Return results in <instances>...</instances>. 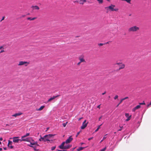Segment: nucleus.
<instances>
[{"instance_id": "f257e3e1", "label": "nucleus", "mask_w": 151, "mask_h": 151, "mask_svg": "<svg viewBox=\"0 0 151 151\" xmlns=\"http://www.w3.org/2000/svg\"><path fill=\"white\" fill-rule=\"evenodd\" d=\"M65 144L64 142H63L61 144L58 146L59 147L62 149H69L72 147V145H64Z\"/></svg>"}, {"instance_id": "f03ea898", "label": "nucleus", "mask_w": 151, "mask_h": 151, "mask_svg": "<svg viewBox=\"0 0 151 151\" xmlns=\"http://www.w3.org/2000/svg\"><path fill=\"white\" fill-rule=\"evenodd\" d=\"M29 64V62L27 61H19L18 64V66L24 65L25 66H27Z\"/></svg>"}, {"instance_id": "7ed1b4c3", "label": "nucleus", "mask_w": 151, "mask_h": 151, "mask_svg": "<svg viewBox=\"0 0 151 151\" xmlns=\"http://www.w3.org/2000/svg\"><path fill=\"white\" fill-rule=\"evenodd\" d=\"M139 29V27H137L136 26H134L130 28L129 29L128 31L129 32H136Z\"/></svg>"}, {"instance_id": "20e7f679", "label": "nucleus", "mask_w": 151, "mask_h": 151, "mask_svg": "<svg viewBox=\"0 0 151 151\" xmlns=\"http://www.w3.org/2000/svg\"><path fill=\"white\" fill-rule=\"evenodd\" d=\"M39 141H43L46 142V141H50V140L48 138V137H47V135H45L43 137H42L41 136L40 138L39 139Z\"/></svg>"}, {"instance_id": "39448f33", "label": "nucleus", "mask_w": 151, "mask_h": 151, "mask_svg": "<svg viewBox=\"0 0 151 151\" xmlns=\"http://www.w3.org/2000/svg\"><path fill=\"white\" fill-rule=\"evenodd\" d=\"M86 120H85L83 122L82 126H81V129H84L87 126L88 122H86Z\"/></svg>"}, {"instance_id": "423d86ee", "label": "nucleus", "mask_w": 151, "mask_h": 151, "mask_svg": "<svg viewBox=\"0 0 151 151\" xmlns=\"http://www.w3.org/2000/svg\"><path fill=\"white\" fill-rule=\"evenodd\" d=\"M115 6L111 5V6H109L108 7L106 8L108 9H109L111 11H116L118 10V9H114V7Z\"/></svg>"}, {"instance_id": "0eeeda50", "label": "nucleus", "mask_w": 151, "mask_h": 151, "mask_svg": "<svg viewBox=\"0 0 151 151\" xmlns=\"http://www.w3.org/2000/svg\"><path fill=\"white\" fill-rule=\"evenodd\" d=\"M116 64L119 65V70L124 68L125 67V65L121 63H116Z\"/></svg>"}, {"instance_id": "6e6552de", "label": "nucleus", "mask_w": 151, "mask_h": 151, "mask_svg": "<svg viewBox=\"0 0 151 151\" xmlns=\"http://www.w3.org/2000/svg\"><path fill=\"white\" fill-rule=\"evenodd\" d=\"M73 139V138H72V136H70L67 140H66L65 142H65V143H69L71 142Z\"/></svg>"}, {"instance_id": "1a4fd4ad", "label": "nucleus", "mask_w": 151, "mask_h": 151, "mask_svg": "<svg viewBox=\"0 0 151 151\" xmlns=\"http://www.w3.org/2000/svg\"><path fill=\"white\" fill-rule=\"evenodd\" d=\"M19 138L18 137H14L13 138V142L15 143H18L19 142V141L21 140V139H18Z\"/></svg>"}, {"instance_id": "9d476101", "label": "nucleus", "mask_w": 151, "mask_h": 151, "mask_svg": "<svg viewBox=\"0 0 151 151\" xmlns=\"http://www.w3.org/2000/svg\"><path fill=\"white\" fill-rule=\"evenodd\" d=\"M86 2V0H77V2L80 4L83 5Z\"/></svg>"}, {"instance_id": "9b49d317", "label": "nucleus", "mask_w": 151, "mask_h": 151, "mask_svg": "<svg viewBox=\"0 0 151 151\" xmlns=\"http://www.w3.org/2000/svg\"><path fill=\"white\" fill-rule=\"evenodd\" d=\"M12 142L10 141H8V146L11 149H12L13 148V146L12 145Z\"/></svg>"}, {"instance_id": "f8f14e48", "label": "nucleus", "mask_w": 151, "mask_h": 151, "mask_svg": "<svg viewBox=\"0 0 151 151\" xmlns=\"http://www.w3.org/2000/svg\"><path fill=\"white\" fill-rule=\"evenodd\" d=\"M59 96V95H57V96H53L52 97H51V98H50V99H49L47 101V102H50L52 100L54 99H55V98L58 97Z\"/></svg>"}, {"instance_id": "ddd939ff", "label": "nucleus", "mask_w": 151, "mask_h": 151, "mask_svg": "<svg viewBox=\"0 0 151 151\" xmlns=\"http://www.w3.org/2000/svg\"><path fill=\"white\" fill-rule=\"evenodd\" d=\"M33 10H39L40 9L39 7L37 6H33L31 7Z\"/></svg>"}, {"instance_id": "4468645a", "label": "nucleus", "mask_w": 151, "mask_h": 151, "mask_svg": "<svg viewBox=\"0 0 151 151\" xmlns=\"http://www.w3.org/2000/svg\"><path fill=\"white\" fill-rule=\"evenodd\" d=\"M79 61H80V62H81V63H86V62L85 59L83 57H80L79 58Z\"/></svg>"}, {"instance_id": "2eb2a0df", "label": "nucleus", "mask_w": 151, "mask_h": 151, "mask_svg": "<svg viewBox=\"0 0 151 151\" xmlns=\"http://www.w3.org/2000/svg\"><path fill=\"white\" fill-rule=\"evenodd\" d=\"M140 107L141 106L140 105H137V106L132 109V111H133L134 112L137 109L140 108Z\"/></svg>"}, {"instance_id": "dca6fc26", "label": "nucleus", "mask_w": 151, "mask_h": 151, "mask_svg": "<svg viewBox=\"0 0 151 151\" xmlns=\"http://www.w3.org/2000/svg\"><path fill=\"white\" fill-rule=\"evenodd\" d=\"M30 138H27L26 139H22L21 140H20V141H25V142H29L30 140Z\"/></svg>"}, {"instance_id": "f3484780", "label": "nucleus", "mask_w": 151, "mask_h": 151, "mask_svg": "<svg viewBox=\"0 0 151 151\" xmlns=\"http://www.w3.org/2000/svg\"><path fill=\"white\" fill-rule=\"evenodd\" d=\"M22 114V113H17L13 115H12V116L16 117L17 116L20 115L21 114Z\"/></svg>"}, {"instance_id": "a211bd4d", "label": "nucleus", "mask_w": 151, "mask_h": 151, "mask_svg": "<svg viewBox=\"0 0 151 151\" xmlns=\"http://www.w3.org/2000/svg\"><path fill=\"white\" fill-rule=\"evenodd\" d=\"M45 107L44 106H42L39 109H37V110L38 111H41L44 109Z\"/></svg>"}, {"instance_id": "6ab92c4d", "label": "nucleus", "mask_w": 151, "mask_h": 151, "mask_svg": "<svg viewBox=\"0 0 151 151\" xmlns=\"http://www.w3.org/2000/svg\"><path fill=\"white\" fill-rule=\"evenodd\" d=\"M29 133H27L26 134L22 137V139H23L25 137L27 136H29Z\"/></svg>"}, {"instance_id": "aec40b11", "label": "nucleus", "mask_w": 151, "mask_h": 151, "mask_svg": "<svg viewBox=\"0 0 151 151\" xmlns=\"http://www.w3.org/2000/svg\"><path fill=\"white\" fill-rule=\"evenodd\" d=\"M85 148V147H80L77 149V150L78 151H81V150H83V149H84Z\"/></svg>"}, {"instance_id": "412c9836", "label": "nucleus", "mask_w": 151, "mask_h": 151, "mask_svg": "<svg viewBox=\"0 0 151 151\" xmlns=\"http://www.w3.org/2000/svg\"><path fill=\"white\" fill-rule=\"evenodd\" d=\"M107 135V134H106L104 136V137H103L102 139L100 141V143H101L106 138V136Z\"/></svg>"}, {"instance_id": "4be33fe9", "label": "nucleus", "mask_w": 151, "mask_h": 151, "mask_svg": "<svg viewBox=\"0 0 151 151\" xmlns=\"http://www.w3.org/2000/svg\"><path fill=\"white\" fill-rule=\"evenodd\" d=\"M99 4H101L103 3V0H96Z\"/></svg>"}, {"instance_id": "5701e85b", "label": "nucleus", "mask_w": 151, "mask_h": 151, "mask_svg": "<svg viewBox=\"0 0 151 151\" xmlns=\"http://www.w3.org/2000/svg\"><path fill=\"white\" fill-rule=\"evenodd\" d=\"M47 135V137H48V138L50 139L51 137L52 136H53V135L51 134H49Z\"/></svg>"}, {"instance_id": "b1692460", "label": "nucleus", "mask_w": 151, "mask_h": 151, "mask_svg": "<svg viewBox=\"0 0 151 151\" xmlns=\"http://www.w3.org/2000/svg\"><path fill=\"white\" fill-rule=\"evenodd\" d=\"M131 115H130L129 117H127V119L126 120V121H129V120L131 119Z\"/></svg>"}, {"instance_id": "393cba45", "label": "nucleus", "mask_w": 151, "mask_h": 151, "mask_svg": "<svg viewBox=\"0 0 151 151\" xmlns=\"http://www.w3.org/2000/svg\"><path fill=\"white\" fill-rule=\"evenodd\" d=\"M37 142H34V143H32V142L30 143V144L32 145H37Z\"/></svg>"}, {"instance_id": "a878e982", "label": "nucleus", "mask_w": 151, "mask_h": 151, "mask_svg": "<svg viewBox=\"0 0 151 151\" xmlns=\"http://www.w3.org/2000/svg\"><path fill=\"white\" fill-rule=\"evenodd\" d=\"M105 43H100L98 44V45L99 46H102L103 45H105Z\"/></svg>"}, {"instance_id": "bb28decb", "label": "nucleus", "mask_w": 151, "mask_h": 151, "mask_svg": "<svg viewBox=\"0 0 151 151\" xmlns=\"http://www.w3.org/2000/svg\"><path fill=\"white\" fill-rule=\"evenodd\" d=\"M123 101L122 100V99H121V100H120V102H119V103L116 106V107H117L118 106H119V105Z\"/></svg>"}, {"instance_id": "cd10ccee", "label": "nucleus", "mask_w": 151, "mask_h": 151, "mask_svg": "<svg viewBox=\"0 0 151 151\" xmlns=\"http://www.w3.org/2000/svg\"><path fill=\"white\" fill-rule=\"evenodd\" d=\"M68 123V122H66V123H64L63 124V126L64 127H65L66 126V124Z\"/></svg>"}, {"instance_id": "c85d7f7f", "label": "nucleus", "mask_w": 151, "mask_h": 151, "mask_svg": "<svg viewBox=\"0 0 151 151\" xmlns=\"http://www.w3.org/2000/svg\"><path fill=\"white\" fill-rule=\"evenodd\" d=\"M55 148H56L55 146L53 147H52L51 150H52L53 151L55 149Z\"/></svg>"}, {"instance_id": "c756f323", "label": "nucleus", "mask_w": 151, "mask_h": 151, "mask_svg": "<svg viewBox=\"0 0 151 151\" xmlns=\"http://www.w3.org/2000/svg\"><path fill=\"white\" fill-rule=\"evenodd\" d=\"M139 105H145V103L144 101H143V102L141 103H139Z\"/></svg>"}, {"instance_id": "7c9ffc66", "label": "nucleus", "mask_w": 151, "mask_h": 151, "mask_svg": "<svg viewBox=\"0 0 151 151\" xmlns=\"http://www.w3.org/2000/svg\"><path fill=\"white\" fill-rule=\"evenodd\" d=\"M106 149V147H105L103 149L101 150L100 151H105Z\"/></svg>"}, {"instance_id": "2f4dec72", "label": "nucleus", "mask_w": 151, "mask_h": 151, "mask_svg": "<svg viewBox=\"0 0 151 151\" xmlns=\"http://www.w3.org/2000/svg\"><path fill=\"white\" fill-rule=\"evenodd\" d=\"M128 98H129L128 97H125L124 98L122 99L123 101L125 99H128Z\"/></svg>"}, {"instance_id": "473e14b6", "label": "nucleus", "mask_w": 151, "mask_h": 151, "mask_svg": "<svg viewBox=\"0 0 151 151\" xmlns=\"http://www.w3.org/2000/svg\"><path fill=\"white\" fill-rule=\"evenodd\" d=\"M118 95H116L114 98V99L115 100L116 99L118 98Z\"/></svg>"}, {"instance_id": "72a5a7b5", "label": "nucleus", "mask_w": 151, "mask_h": 151, "mask_svg": "<svg viewBox=\"0 0 151 151\" xmlns=\"http://www.w3.org/2000/svg\"><path fill=\"white\" fill-rule=\"evenodd\" d=\"M1 50L0 52V54H1V53L5 51L4 50V49H2Z\"/></svg>"}, {"instance_id": "f704fd0d", "label": "nucleus", "mask_w": 151, "mask_h": 151, "mask_svg": "<svg viewBox=\"0 0 151 151\" xmlns=\"http://www.w3.org/2000/svg\"><path fill=\"white\" fill-rule=\"evenodd\" d=\"M125 116L127 117H129V114L128 113H126L125 114Z\"/></svg>"}, {"instance_id": "c9c22d12", "label": "nucleus", "mask_w": 151, "mask_h": 151, "mask_svg": "<svg viewBox=\"0 0 151 151\" xmlns=\"http://www.w3.org/2000/svg\"><path fill=\"white\" fill-rule=\"evenodd\" d=\"M131 1V0H126L125 1L129 4H130Z\"/></svg>"}, {"instance_id": "e433bc0d", "label": "nucleus", "mask_w": 151, "mask_h": 151, "mask_svg": "<svg viewBox=\"0 0 151 151\" xmlns=\"http://www.w3.org/2000/svg\"><path fill=\"white\" fill-rule=\"evenodd\" d=\"M119 127L120 128V129H119L118 130V131H121L122 130V129L123 128V126H122V127L119 126Z\"/></svg>"}, {"instance_id": "4c0bfd02", "label": "nucleus", "mask_w": 151, "mask_h": 151, "mask_svg": "<svg viewBox=\"0 0 151 151\" xmlns=\"http://www.w3.org/2000/svg\"><path fill=\"white\" fill-rule=\"evenodd\" d=\"M2 49H4L3 46H0V50Z\"/></svg>"}, {"instance_id": "58836bf2", "label": "nucleus", "mask_w": 151, "mask_h": 151, "mask_svg": "<svg viewBox=\"0 0 151 151\" xmlns=\"http://www.w3.org/2000/svg\"><path fill=\"white\" fill-rule=\"evenodd\" d=\"M81 132V131H80V132H78L77 133V135H76V137H78V135L79 134H80V133Z\"/></svg>"}, {"instance_id": "ea45409f", "label": "nucleus", "mask_w": 151, "mask_h": 151, "mask_svg": "<svg viewBox=\"0 0 151 151\" xmlns=\"http://www.w3.org/2000/svg\"><path fill=\"white\" fill-rule=\"evenodd\" d=\"M81 62H80V61L77 64V65H80V64L81 63Z\"/></svg>"}, {"instance_id": "a19ab883", "label": "nucleus", "mask_w": 151, "mask_h": 151, "mask_svg": "<svg viewBox=\"0 0 151 151\" xmlns=\"http://www.w3.org/2000/svg\"><path fill=\"white\" fill-rule=\"evenodd\" d=\"M93 137H90L88 139V140H91V139H93Z\"/></svg>"}, {"instance_id": "79ce46f5", "label": "nucleus", "mask_w": 151, "mask_h": 151, "mask_svg": "<svg viewBox=\"0 0 151 151\" xmlns=\"http://www.w3.org/2000/svg\"><path fill=\"white\" fill-rule=\"evenodd\" d=\"M56 150L57 151H65V150Z\"/></svg>"}, {"instance_id": "37998d69", "label": "nucleus", "mask_w": 151, "mask_h": 151, "mask_svg": "<svg viewBox=\"0 0 151 151\" xmlns=\"http://www.w3.org/2000/svg\"><path fill=\"white\" fill-rule=\"evenodd\" d=\"M100 105H98L97 106V108H99V109H100Z\"/></svg>"}, {"instance_id": "c03bdc74", "label": "nucleus", "mask_w": 151, "mask_h": 151, "mask_svg": "<svg viewBox=\"0 0 151 151\" xmlns=\"http://www.w3.org/2000/svg\"><path fill=\"white\" fill-rule=\"evenodd\" d=\"M99 128H97L95 131V132H97V131H98L99 130Z\"/></svg>"}, {"instance_id": "a18cd8bd", "label": "nucleus", "mask_w": 151, "mask_h": 151, "mask_svg": "<svg viewBox=\"0 0 151 151\" xmlns=\"http://www.w3.org/2000/svg\"><path fill=\"white\" fill-rule=\"evenodd\" d=\"M83 118V117H81L78 119V120L79 121V120H81V119H82Z\"/></svg>"}, {"instance_id": "49530a36", "label": "nucleus", "mask_w": 151, "mask_h": 151, "mask_svg": "<svg viewBox=\"0 0 151 151\" xmlns=\"http://www.w3.org/2000/svg\"><path fill=\"white\" fill-rule=\"evenodd\" d=\"M106 93V91H105V92H104V93H102V95H104Z\"/></svg>"}, {"instance_id": "de8ad7c7", "label": "nucleus", "mask_w": 151, "mask_h": 151, "mask_svg": "<svg viewBox=\"0 0 151 151\" xmlns=\"http://www.w3.org/2000/svg\"><path fill=\"white\" fill-rule=\"evenodd\" d=\"M2 140H3V138L2 137H1L0 138V140L2 141Z\"/></svg>"}, {"instance_id": "09e8293b", "label": "nucleus", "mask_w": 151, "mask_h": 151, "mask_svg": "<svg viewBox=\"0 0 151 151\" xmlns=\"http://www.w3.org/2000/svg\"><path fill=\"white\" fill-rule=\"evenodd\" d=\"M4 150H6V147H4Z\"/></svg>"}, {"instance_id": "8fccbe9b", "label": "nucleus", "mask_w": 151, "mask_h": 151, "mask_svg": "<svg viewBox=\"0 0 151 151\" xmlns=\"http://www.w3.org/2000/svg\"><path fill=\"white\" fill-rule=\"evenodd\" d=\"M2 150V149L1 148H0V151H1Z\"/></svg>"}, {"instance_id": "3c124183", "label": "nucleus", "mask_w": 151, "mask_h": 151, "mask_svg": "<svg viewBox=\"0 0 151 151\" xmlns=\"http://www.w3.org/2000/svg\"><path fill=\"white\" fill-rule=\"evenodd\" d=\"M101 117H101H101H100L99 118V121H100V119H101Z\"/></svg>"}, {"instance_id": "603ef678", "label": "nucleus", "mask_w": 151, "mask_h": 151, "mask_svg": "<svg viewBox=\"0 0 151 151\" xmlns=\"http://www.w3.org/2000/svg\"><path fill=\"white\" fill-rule=\"evenodd\" d=\"M102 125V124H101L100 126H99V127L98 128H99V129L100 128V127Z\"/></svg>"}, {"instance_id": "864d4df0", "label": "nucleus", "mask_w": 151, "mask_h": 151, "mask_svg": "<svg viewBox=\"0 0 151 151\" xmlns=\"http://www.w3.org/2000/svg\"><path fill=\"white\" fill-rule=\"evenodd\" d=\"M151 105H150V104H149L147 105V107H148L149 106Z\"/></svg>"}, {"instance_id": "5fc2aeb1", "label": "nucleus", "mask_w": 151, "mask_h": 151, "mask_svg": "<svg viewBox=\"0 0 151 151\" xmlns=\"http://www.w3.org/2000/svg\"><path fill=\"white\" fill-rule=\"evenodd\" d=\"M109 42H110V41L108 42H106V43H105V44H109Z\"/></svg>"}, {"instance_id": "6e6d98bb", "label": "nucleus", "mask_w": 151, "mask_h": 151, "mask_svg": "<svg viewBox=\"0 0 151 151\" xmlns=\"http://www.w3.org/2000/svg\"><path fill=\"white\" fill-rule=\"evenodd\" d=\"M37 18V17H34L33 18H32V19H36Z\"/></svg>"}, {"instance_id": "4d7b16f0", "label": "nucleus", "mask_w": 151, "mask_h": 151, "mask_svg": "<svg viewBox=\"0 0 151 151\" xmlns=\"http://www.w3.org/2000/svg\"><path fill=\"white\" fill-rule=\"evenodd\" d=\"M4 18H5L4 16H3L2 17V19H4Z\"/></svg>"}, {"instance_id": "13d9d810", "label": "nucleus", "mask_w": 151, "mask_h": 151, "mask_svg": "<svg viewBox=\"0 0 151 151\" xmlns=\"http://www.w3.org/2000/svg\"><path fill=\"white\" fill-rule=\"evenodd\" d=\"M27 19H31V18H30V17H28V18H27Z\"/></svg>"}, {"instance_id": "bf43d9fd", "label": "nucleus", "mask_w": 151, "mask_h": 151, "mask_svg": "<svg viewBox=\"0 0 151 151\" xmlns=\"http://www.w3.org/2000/svg\"><path fill=\"white\" fill-rule=\"evenodd\" d=\"M77 0L76 1H74V3L77 2Z\"/></svg>"}, {"instance_id": "052dcab7", "label": "nucleus", "mask_w": 151, "mask_h": 151, "mask_svg": "<svg viewBox=\"0 0 151 151\" xmlns=\"http://www.w3.org/2000/svg\"><path fill=\"white\" fill-rule=\"evenodd\" d=\"M28 145L30 147H32V146H31V145Z\"/></svg>"}, {"instance_id": "680f3d73", "label": "nucleus", "mask_w": 151, "mask_h": 151, "mask_svg": "<svg viewBox=\"0 0 151 151\" xmlns=\"http://www.w3.org/2000/svg\"><path fill=\"white\" fill-rule=\"evenodd\" d=\"M150 105H151V102L150 103Z\"/></svg>"}, {"instance_id": "e2e57ef3", "label": "nucleus", "mask_w": 151, "mask_h": 151, "mask_svg": "<svg viewBox=\"0 0 151 151\" xmlns=\"http://www.w3.org/2000/svg\"><path fill=\"white\" fill-rule=\"evenodd\" d=\"M1 144V142H0V144Z\"/></svg>"}, {"instance_id": "0e129e2a", "label": "nucleus", "mask_w": 151, "mask_h": 151, "mask_svg": "<svg viewBox=\"0 0 151 151\" xmlns=\"http://www.w3.org/2000/svg\"><path fill=\"white\" fill-rule=\"evenodd\" d=\"M3 20V19H1V21H0V22H1V21L2 20Z\"/></svg>"}, {"instance_id": "69168bd1", "label": "nucleus", "mask_w": 151, "mask_h": 151, "mask_svg": "<svg viewBox=\"0 0 151 151\" xmlns=\"http://www.w3.org/2000/svg\"><path fill=\"white\" fill-rule=\"evenodd\" d=\"M107 1H110V0H107Z\"/></svg>"}, {"instance_id": "338daca9", "label": "nucleus", "mask_w": 151, "mask_h": 151, "mask_svg": "<svg viewBox=\"0 0 151 151\" xmlns=\"http://www.w3.org/2000/svg\"><path fill=\"white\" fill-rule=\"evenodd\" d=\"M83 144V143H81V145H82V144Z\"/></svg>"}, {"instance_id": "774afa93", "label": "nucleus", "mask_w": 151, "mask_h": 151, "mask_svg": "<svg viewBox=\"0 0 151 151\" xmlns=\"http://www.w3.org/2000/svg\"><path fill=\"white\" fill-rule=\"evenodd\" d=\"M48 129H49V128H47V130Z\"/></svg>"}]
</instances>
